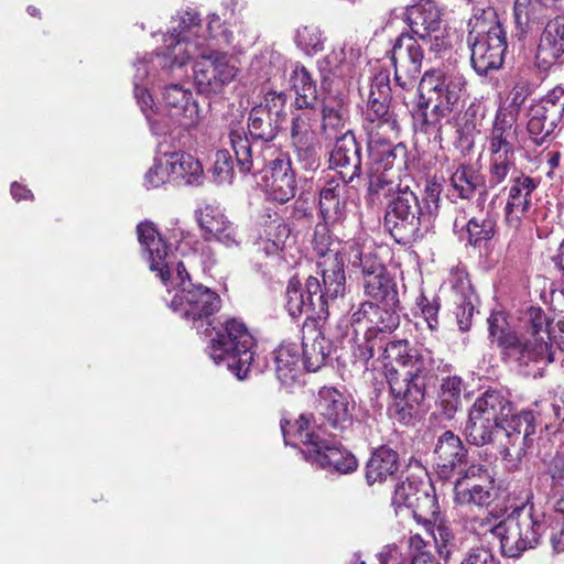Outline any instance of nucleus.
<instances>
[{"label":"nucleus","mask_w":564,"mask_h":564,"mask_svg":"<svg viewBox=\"0 0 564 564\" xmlns=\"http://www.w3.org/2000/svg\"><path fill=\"white\" fill-rule=\"evenodd\" d=\"M142 258L167 288L171 285L177 290L171 308L184 319L192 321L198 333L209 334L210 317L220 308L219 295L202 284H193L172 249H143Z\"/></svg>","instance_id":"nucleus-1"},{"label":"nucleus","mask_w":564,"mask_h":564,"mask_svg":"<svg viewBox=\"0 0 564 564\" xmlns=\"http://www.w3.org/2000/svg\"><path fill=\"white\" fill-rule=\"evenodd\" d=\"M275 372L283 386H291L301 373L299 346L281 344L274 351Z\"/></svg>","instance_id":"nucleus-40"},{"label":"nucleus","mask_w":564,"mask_h":564,"mask_svg":"<svg viewBox=\"0 0 564 564\" xmlns=\"http://www.w3.org/2000/svg\"><path fill=\"white\" fill-rule=\"evenodd\" d=\"M437 208L436 200L421 202L408 187L399 188L388 204L384 226L397 243L408 245L430 230Z\"/></svg>","instance_id":"nucleus-8"},{"label":"nucleus","mask_w":564,"mask_h":564,"mask_svg":"<svg viewBox=\"0 0 564 564\" xmlns=\"http://www.w3.org/2000/svg\"><path fill=\"white\" fill-rule=\"evenodd\" d=\"M321 282L315 276H308L305 288L296 278L289 281L286 288V308L291 316L305 314L307 318H322L326 315L324 300H322Z\"/></svg>","instance_id":"nucleus-20"},{"label":"nucleus","mask_w":564,"mask_h":564,"mask_svg":"<svg viewBox=\"0 0 564 564\" xmlns=\"http://www.w3.org/2000/svg\"><path fill=\"white\" fill-rule=\"evenodd\" d=\"M170 31L163 36V46L155 53L156 64L162 72H173L174 62L185 55L187 48L207 37L203 34L204 26L197 12L185 10L178 12L171 21Z\"/></svg>","instance_id":"nucleus-13"},{"label":"nucleus","mask_w":564,"mask_h":564,"mask_svg":"<svg viewBox=\"0 0 564 564\" xmlns=\"http://www.w3.org/2000/svg\"><path fill=\"white\" fill-rule=\"evenodd\" d=\"M346 178H330L324 182L318 193V212L325 221L338 223L345 217L346 199L345 183Z\"/></svg>","instance_id":"nucleus-31"},{"label":"nucleus","mask_w":564,"mask_h":564,"mask_svg":"<svg viewBox=\"0 0 564 564\" xmlns=\"http://www.w3.org/2000/svg\"><path fill=\"white\" fill-rule=\"evenodd\" d=\"M257 343L246 325L232 318L216 332L207 347L216 365L225 364L239 380L247 378L254 360Z\"/></svg>","instance_id":"nucleus-10"},{"label":"nucleus","mask_w":564,"mask_h":564,"mask_svg":"<svg viewBox=\"0 0 564 564\" xmlns=\"http://www.w3.org/2000/svg\"><path fill=\"white\" fill-rule=\"evenodd\" d=\"M394 65V82L404 90L411 89L421 73L423 50L417 41L402 33L394 42L391 51Z\"/></svg>","instance_id":"nucleus-18"},{"label":"nucleus","mask_w":564,"mask_h":564,"mask_svg":"<svg viewBox=\"0 0 564 564\" xmlns=\"http://www.w3.org/2000/svg\"><path fill=\"white\" fill-rule=\"evenodd\" d=\"M170 173L173 182H184L186 185L199 186L204 182L202 163L192 154L183 151L169 152Z\"/></svg>","instance_id":"nucleus-35"},{"label":"nucleus","mask_w":564,"mask_h":564,"mask_svg":"<svg viewBox=\"0 0 564 564\" xmlns=\"http://www.w3.org/2000/svg\"><path fill=\"white\" fill-rule=\"evenodd\" d=\"M443 14L434 0H420L406 10V21L412 33L425 40L441 31Z\"/></svg>","instance_id":"nucleus-28"},{"label":"nucleus","mask_w":564,"mask_h":564,"mask_svg":"<svg viewBox=\"0 0 564 564\" xmlns=\"http://www.w3.org/2000/svg\"><path fill=\"white\" fill-rule=\"evenodd\" d=\"M470 62L480 76L499 69L507 50V35L492 7L476 9L468 22Z\"/></svg>","instance_id":"nucleus-6"},{"label":"nucleus","mask_w":564,"mask_h":564,"mask_svg":"<svg viewBox=\"0 0 564 564\" xmlns=\"http://www.w3.org/2000/svg\"><path fill=\"white\" fill-rule=\"evenodd\" d=\"M411 510L416 521L422 522L425 527L442 518L438 499L432 486L425 485Z\"/></svg>","instance_id":"nucleus-44"},{"label":"nucleus","mask_w":564,"mask_h":564,"mask_svg":"<svg viewBox=\"0 0 564 564\" xmlns=\"http://www.w3.org/2000/svg\"><path fill=\"white\" fill-rule=\"evenodd\" d=\"M409 547L412 552V558L410 564H446L442 563L429 550L424 540L419 535H411L409 539Z\"/></svg>","instance_id":"nucleus-60"},{"label":"nucleus","mask_w":564,"mask_h":564,"mask_svg":"<svg viewBox=\"0 0 564 564\" xmlns=\"http://www.w3.org/2000/svg\"><path fill=\"white\" fill-rule=\"evenodd\" d=\"M295 437L300 443L308 446V459L316 463L323 469L336 471L339 474H349L357 469L358 462L356 457L348 451L335 446L328 440L329 436H323L318 431H323L322 426L315 423L312 425V417L300 415L294 426Z\"/></svg>","instance_id":"nucleus-12"},{"label":"nucleus","mask_w":564,"mask_h":564,"mask_svg":"<svg viewBox=\"0 0 564 564\" xmlns=\"http://www.w3.org/2000/svg\"><path fill=\"white\" fill-rule=\"evenodd\" d=\"M248 121V130L252 139L263 142L274 140L283 123V121L257 108L251 109Z\"/></svg>","instance_id":"nucleus-43"},{"label":"nucleus","mask_w":564,"mask_h":564,"mask_svg":"<svg viewBox=\"0 0 564 564\" xmlns=\"http://www.w3.org/2000/svg\"><path fill=\"white\" fill-rule=\"evenodd\" d=\"M466 84L460 73L436 68L424 73L417 93L423 100L454 109L466 94Z\"/></svg>","instance_id":"nucleus-15"},{"label":"nucleus","mask_w":564,"mask_h":564,"mask_svg":"<svg viewBox=\"0 0 564 564\" xmlns=\"http://www.w3.org/2000/svg\"><path fill=\"white\" fill-rule=\"evenodd\" d=\"M528 133L535 145H542L554 133L560 122H553L549 116L530 107L528 113Z\"/></svg>","instance_id":"nucleus-49"},{"label":"nucleus","mask_w":564,"mask_h":564,"mask_svg":"<svg viewBox=\"0 0 564 564\" xmlns=\"http://www.w3.org/2000/svg\"><path fill=\"white\" fill-rule=\"evenodd\" d=\"M416 304L421 310L427 327L431 330H436L438 327V311L441 306L440 300L437 297L430 300L423 293H421L416 300Z\"/></svg>","instance_id":"nucleus-62"},{"label":"nucleus","mask_w":564,"mask_h":564,"mask_svg":"<svg viewBox=\"0 0 564 564\" xmlns=\"http://www.w3.org/2000/svg\"><path fill=\"white\" fill-rule=\"evenodd\" d=\"M355 250L357 253L354 257L352 265L361 269L364 279L368 278V275H375L386 271L384 262L376 249Z\"/></svg>","instance_id":"nucleus-55"},{"label":"nucleus","mask_w":564,"mask_h":564,"mask_svg":"<svg viewBox=\"0 0 564 564\" xmlns=\"http://www.w3.org/2000/svg\"><path fill=\"white\" fill-rule=\"evenodd\" d=\"M531 107L549 116L553 122H561L564 115V88L554 87Z\"/></svg>","instance_id":"nucleus-51"},{"label":"nucleus","mask_w":564,"mask_h":564,"mask_svg":"<svg viewBox=\"0 0 564 564\" xmlns=\"http://www.w3.org/2000/svg\"><path fill=\"white\" fill-rule=\"evenodd\" d=\"M291 88L294 90V105L297 109H314L318 99L316 82L303 65H296L290 76Z\"/></svg>","instance_id":"nucleus-39"},{"label":"nucleus","mask_w":564,"mask_h":564,"mask_svg":"<svg viewBox=\"0 0 564 564\" xmlns=\"http://www.w3.org/2000/svg\"><path fill=\"white\" fill-rule=\"evenodd\" d=\"M291 121L290 139L296 153L297 161L305 170H315L319 165L316 149V134L313 129L315 122L314 109H301Z\"/></svg>","instance_id":"nucleus-19"},{"label":"nucleus","mask_w":564,"mask_h":564,"mask_svg":"<svg viewBox=\"0 0 564 564\" xmlns=\"http://www.w3.org/2000/svg\"><path fill=\"white\" fill-rule=\"evenodd\" d=\"M383 356L401 369H388L387 380L393 403L391 415L408 424L414 416L415 408L424 400L429 375L432 370V357L429 351L411 348L408 340H394L383 348Z\"/></svg>","instance_id":"nucleus-2"},{"label":"nucleus","mask_w":564,"mask_h":564,"mask_svg":"<svg viewBox=\"0 0 564 564\" xmlns=\"http://www.w3.org/2000/svg\"><path fill=\"white\" fill-rule=\"evenodd\" d=\"M434 454L437 474L443 479H448L454 469L466 463L467 458L466 447L459 436L452 431H446L438 436Z\"/></svg>","instance_id":"nucleus-29"},{"label":"nucleus","mask_w":564,"mask_h":564,"mask_svg":"<svg viewBox=\"0 0 564 564\" xmlns=\"http://www.w3.org/2000/svg\"><path fill=\"white\" fill-rule=\"evenodd\" d=\"M359 57L360 48L345 43L332 50L318 63L325 93L321 110V131L326 139H337L349 130L348 87L356 74V62Z\"/></svg>","instance_id":"nucleus-3"},{"label":"nucleus","mask_w":564,"mask_h":564,"mask_svg":"<svg viewBox=\"0 0 564 564\" xmlns=\"http://www.w3.org/2000/svg\"><path fill=\"white\" fill-rule=\"evenodd\" d=\"M540 182L524 173L511 177L510 185L503 191L507 193L505 218L510 227L519 228L522 219L532 206V194Z\"/></svg>","instance_id":"nucleus-22"},{"label":"nucleus","mask_w":564,"mask_h":564,"mask_svg":"<svg viewBox=\"0 0 564 564\" xmlns=\"http://www.w3.org/2000/svg\"><path fill=\"white\" fill-rule=\"evenodd\" d=\"M198 224L204 231L207 241L223 245H240L242 241L236 238V228L227 220L220 208L207 204L197 212Z\"/></svg>","instance_id":"nucleus-27"},{"label":"nucleus","mask_w":564,"mask_h":564,"mask_svg":"<svg viewBox=\"0 0 564 564\" xmlns=\"http://www.w3.org/2000/svg\"><path fill=\"white\" fill-rule=\"evenodd\" d=\"M229 140L236 154L240 173L263 172L262 183L268 197L276 203L285 204L294 198L297 191L295 172L289 154L279 153L264 169L265 159L261 150L249 140L243 128L231 129Z\"/></svg>","instance_id":"nucleus-4"},{"label":"nucleus","mask_w":564,"mask_h":564,"mask_svg":"<svg viewBox=\"0 0 564 564\" xmlns=\"http://www.w3.org/2000/svg\"><path fill=\"white\" fill-rule=\"evenodd\" d=\"M454 499L460 506L488 507L497 498L492 473L484 465H470L455 481Z\"/></svg>","instance_id":"nucleus-16"},{"label":"nucleus","mask_w":564,"mask_h":564,"mask_svg":"<svg viewBox=\"0 0 564 564\" xmlns=\"http://www.w3.org/2000/svg\"><path fill=\"white\" fill-rule=\"evenodd\" d=\"M463 381L457 376L443 379L440 392V404L444 415L452 419L462 404Z\"/></svg>","instance_id":"nucleus-48"},{"label":"nucleus","mask_w":564,"mask_h":564,"mask_svg":"<svg viewBox=\"0 0 564 564\" xmlns=\"http://www.w3.org/2000/svg\"><path fill=\"white\" fill-rule=\"evenodd\" d=\"M506 443L500 445V455L508 470H517L531 445V435L535 432L534 415L531 411H522L512 415L510 421L502 425Z\"/></svg>","instance_id":"nucleus-17"},{"label":"nucleus","mask_w":564,"mask_h":564,"mask_svg":"<svg viewBox=\"0 0 564 564\" xmlns=\"http://www.w3.org/2000/svg\"><path fill=\"white\" fill-rule=\"evenodd\" d=\"M316 408L318 419L312 414L306 415L312 417V425L315 422L317 426L323 427V431L315 429L323 436H340L354 424L356 404L348 394L338 389L322 388L318 392Z\"/></svg>","instance_id":"nucleus-14"},{"label":"nucleus","mask_w":564,"mask_h":564,"mask_svg":"<svg viewBox=\"0 0 564 564\" xmlns=\"http://www.w3.org/2000/svg\"><path fill=\"white\" fill-rule=\"evenodd\" d=\"M163 105L172 123L184 128L195 127L199 122V110L189 89L180 84L164 87Z\"/></svg>","instance_id":"nucleus-23"},{"label":"nucleus","mask_w":564,"mask_h":564,"mask_svg":"<svg viewBox=\"0 0 564 564\" xmlns=\"http://www.w3.org/2000/svg\"><path fill=\"white\" fill-rule=\"evenodd\" d=\"M397 308L398 305L376 303L371 324L368 329L375 328L380 333H391L400 324V316Z\"/></svg>","instance_id":"nucleus-53"},{"label":"nucleus","mask_w":564,"mask_h":564,"mask_svg":"<svg viewBox=\"0 0 564 564\" xmlns=\"http://www.w3.org/2000/svg\"><path fill=\"white\" fill-rule=\"evenodd\" d=\"M265 238L263 243L267 247H285L290 238L291 230L282 220H274L264 228Z\"/></svg>","instance_id":"nucleus-61"},{"label":"nucleus","mask_w":564,"mask_h":564,"mask_svg":"<svg viewBox=\"0 0 564 564\" xmlns=\"http://www.w3.org/2000/svg\"><path fill=\"white\" fill-rule=\"evenodd\" d=\"M138 241L143 247L159 246L173 247L174 242L163 236L156 225L151 220H143L137 226Z\"/></svg>","instance_id":"nucleus-57"},{"label":"nucleus","mask_w":564,"mask_h":564,"mask_svg":"<svg viewBox=\"0 0 564 564\" xmlns=\"http://www.w3.org/2000/svg\"><path fill=\"white\" fill-rule=\"evenodd\" d=\"M425 487V484L414 479L405 478L397 482L392 495L391 503L395 511L400 508L405 507L411 509L415 499Z\"/></svg>","instance_id":"nucleus-52"},{"label":"nucleus","mask_w":564,"mask_h":564,"mask_svg":"<svg viewBox=\"0 0 564 564\" xmlns=\"http://www.w3.org/2000/svg\"><path fill=\"white\" fill-rule=\"evenodd\" d=\"M235 175L234 161L228 150H218L212 167V176L216 184H231Z\"/></svg>","instance_id":"nucleus-56"},{"label":"nucleus","mask_w":564,"mask_h":564,"mask_svg":"<svg viewBox=\"0 0 564 564\" xmlns=\"http://www.w3.org/2000/svg\"><path fill=\"white\" fill-rule=\"evenodd\" d=\"M546 13V8L539 0H514L513 17L518 39L524 40L539 29Z\"/></svg>","instance_id":"nucleus-33"},{"label":"nucleus","mask_w":564,"mask_h":564,"mask_svg":"<svg viewBox=\"0 0 564 564\" xmlns=\"http://www.w3.org/2000/svg\"><path fill=\"white\" fill-rule=\"evenodd\" d=\"M317 267L323 280V288L321 286L319 294L322 300H324L325 311L327 312L328 302L343 296L346 291L344 260L339 251L322 249Z\"/></svg>","instance_id":"nucleus-24"},{"label":"nucleus","mask_w":564,"mask_h":564,"mask_svg":"<svg viewBox=\"0 0 564 564\" xmlns=\"http://www.w3.org/2000/svg\"><path fill=\"white\" fill-rule=\"evenodd\" d=\"M532 497L531 489L524 490L523 501L503 521L490 529L500 540L502 553L509 557H517L534 549L547 529L545 514L534 507Z\"/></svg>","instance_id":"nucleus-7"},{"label":"nucleus","mask_w":564,"mask_h":564,"mask_svg":"<svg viewBox=\"0 0 564 564\" xmlns=\"http://www.w3.org/2000/svg\"><path fill=\"white\" fill-rule=\"evenodd\" d=\"M169 163V152H164L155 156L153 165L144 175V185L148 188H156L167 182H173Z\"/></svg>","instance_id":"nucleus-54"},{"label":"nucleus","mask_w":564,"mask_h":564,"mask_svg":"<svg viewBox=\"0 0 564 564\" xmlns=\"http://www.w3.org/2000/svg\"><path fill=\"white\" fill-rule=\"evenodd\" d=\"M453 109L443 107L417 96L412 112L413 126L416 133L426 135L430 141L441 144L443 127L449 120Z\"/></svg>","instance_id":"nucleus-25"},{"label":"nucleus","mask_w":564,"mask_h":564,"mask_svg":"<svg viewBox=\"0 0 564 564\" xmlns=\"http://www.w3.org/2000/svg\"><path fill=\"white\" fill-rule=\"evenodd\" d=\"M449 185L457 198L470 200L481 191L486 195V182L480 171L465 162H454L449 167Z\"/></svg>","instance_id":"nucleus-32"},{"label":"nucleus","mask_w":564,"mask_h":564,"mask_svg":"<svg viewBox=\"0 0 564 564\" xmlns=\"http://www.w3.org/2000/svg\"><path fill=\"white\" fill-rule=\"evenodd\" d=\"M478 413L469 412L468 421L465 426V435L468 443L476 446H484L494 440V435L498 429V423L489 422L484 417L477 416Z\"/></svg>","instance_id":"nucleus-46"},{"label":"nucleus","mask_w":564,"mask_h":564,"mask_svg":"<svg viewBox=\"0 0 564 564\" xmlns=\"http://www.w3.org/2000/svg\"><path fill=\"white\" fill-rule=\"evenodd\" d=\"M191 59H196L194 80L197 90L206 96L220 94L238 72L228 54L209 46L206 39L191 45L185 55L174 62V70L182 69Z\"/></svg>","instance_id":"nucleus-9"},{"label":"nucleus","mask_w":564,"mask_h":564,"mask_svg":"<svg viewBox=\"0 0 564 564\" xmlns=\"http://www.w3.org/2000/svg\"><path fill=\"white\" fill-rule=\"evenodd\" d=\"M364 290L367 296L383 305H399L397 284L386 271L368 275L364 279Z\"/></svg>","instance_id":"nucleus-42"},{"label":"nucleus","mask_w":564,"mask_h":564,"mask_svg":"<svg viewBox=\"0 0 564 564\" xmlns=\"http://www.w3.org/2000/svg\"><path fill=\"white\" fill-rule=\"evenodd\" d=\"M288 101V96L283 91H268L264 96L262 101L254 106L253 108H257L259 110H263V112H268V115L281 120L285 121L286 112H285V105Z\"/></svg>","instance_id":"nucleus-58"},{"label":"nucleus","mask_w":564,"mask_h":564,"mask_svg":"<svg viewBox=\"0 0 564 564\" xmlns=\"http://www.w3.org/2000/svg\"><path fill=\"white\" fill-rule=\"evenodd\" d=\"M475 401L478 402L479 405H482L485 410L490 411L491 414L497 416L505 424L510 421L512 415H516L513 413L512 402L501 391L487 390Z\"/></svg>","instance_id":"nucleus-47"},{"label":"nucleus","mask_w":564,"mask_h":564,"mask_svg":"<svg viewBox=\"0 0 564 564\" xmlns=\"http://www.w3.org/2000/svg\"><path fill=\"white\" fill-rule=\"evenodd\" d=\"M311 333L312 336L303 337V365L307 371L315 372L326 365L332 344L318 329H312Z\"/></svg>","instance_id":"nucleus-38"},{"label":"nucleus","mask_w":564,"mask_h":564,"mask_svg":"<svg viewBox=\"0 0 564 564\" xmlns=\"http://www.w3.org/2000/svg\"><path fill=\"white\" fill-rule=\"evenodd\" d=\"M426 530L434 540L440 558L447 563L451 554L457 549L453 530L443 518L426 525Z\"/></svg>","instance_id":"nucleus-45"},{"label":"nucleus","mask_w":564,"mask_h":564,"mask_svg":"<svg viewBox=\"0 0 564 564\" xmlns=\"http://www.w3.org/2000/svg\"><path fill=\"white\" fill-rule=\"evenodd\" d=\"M297 45L308 55L321 52L324 47L321 31L315 26H304L297 31Z\"/></svg>","instance_id":"nucleus-59"},{"label":"nucleus","mask_w":564,"mask_h":564,"mask_svg":"<svg viewBox=\"0 0 564 564\" xmlns=\"http://www.w3.org/2000/svg\"><path fill=\"white\" fill-rule=\"evenodd\" d=\"M564 56V15L549 20L533 51V65L546 73Z\"/></svg>","instance_id":"nucleus-21"},{"label":"nucleus","mask_w":564,"mask_h":564,"mask_svg":"<svg viewBox=\"0 0 564 564\" xmlns=\"http://www.w3.org/2000/svg\"><path fill=\"white\" fill-rule=\"evenodd\" d=\"M527 316L524 332L501 334L498 337L502 355L518 367L553 362L550 318L541 307H530Z\"/></svg>","instance_id":"nucleus-5"},{"label":"nucleus","mask_w":564,"mask_h":564,"mask_svg":"<svg viewBox=\"0 0 564 564\" xmlns=\"http://www.w3.org/2000/svg\"><path fill=\"white\" fill-rule=\"evenodd\" d=\"M547 474L551 477V495L554 499V508L564 514V458L554 456L547 465Z\"/></svg>","instance_id":"nucleus-50"},{"label":"nucleus","mask_w":564,"mask_h":564,"mask_svg":"<svg viewBox=\"0 0 564 564\" xmlns=\"http://www.w3.org/2000/svg\"><path fill=\"white\" fill-rule=\"evenodd\" d=\"M335 223L325 221L318 223L315 226L313 234V243L315 247H330L336 242V238L333 236L329 225H334Z\"/></svg>","instance_id":"nucleus-64"},{"label":"nucleus","mask_w":564,"mask_h":564,"mask_svg":"<svg viewBox=\"0 0 564 564\" xmlns=\"http://www.w3.org/2000/svg\"><path fill=\"white\" fill-rule=\"evenodd\" d=\"M454 231L460 243L466 246L480 247L489 243L496 235V223L490 218H470L459 227L457 220L454 223Z\"/></svg>","instance_id":"nucleus-37"},{"label":"nucleus","mask_w":564,"mask_h":564,"mask_svg":"<svg viewBox=\"0 0 564 564\" xmlns=\"http://www.w3.org/2000/svg\"><path fill=\"white\" fill-rule=\"evenodd\" d=\"M365 118L370 124V131H379L386 137H398L399 122L390 108V100L377 99L373 93L369 94Z\"/></svg>","instance_id":"nucleus-34"},{"label":"nucleus","mask_w":564,"mask_h":564,"mask_svg":"<svg viewBox=\"0 0 564 564\" xmlns=\"http://www.w3.org/2000/svg\"><path fill=\"white\" fill-rule=\"evenodd\" d=\"M154 64V58L143 57L134 64L133 91L138 105L148 119L154 134L161 135L167 132V124L162 126L155 118L151 117L153 98L150 89L153 85V75L150 73L149 64Z\"/></svg>","instance_id":"nucleus-26"},{"label":"nucleus","mask_w":564,"mask_h":564,"mask_svg":"<svg viewBox=\"0 0 564 564\" xmlns=\"http://www.w3.org/2000/svg\"><path fill=\"white\" fill-rule=\"evenodd\" d=\"M518 140V126L514 115L507 108L496 112L488 141L489 161L487 186L496 188L502 185L517 170L514 143Z\"/></svg>","instance_id":"nucleus-11"},{"label":"nucleus","mask_w":564,"mask_h":564,"mask_svg":"<svg viewBox=\"0 0 564 564\" xmlns=\"http://www.w3.org/2000/svg\"><path fill=\"white\" fill-rule=\"evenodd\" d=\"M334 149L330 152L329 163L333 167L347 170L340 171L341 178L349 182L358 176L361 167V147L356 141L355 134L347 130L345 133L335 139Z\"/></svg>","instance_id":"nucleus-30"},{"label":"nucleus","mask_w":564,"mask_h":564,"mask_svg":"<svg viewBox=\"0 0 564 564\" xmlns=\"http://www.w3.org/2000/svg\"><path fill=\"white\" fill-rule=\"evenodd\" d=\"M399 455L387 446L375 451L366 466V480L368 485L383 482L388 477L399 470Z\"/></svg>","instance_id":"nucleus-36"},{"label":"nucleus","mask_w":564,"mask_h":564,"mask_svg":"<svg viewBox=\"0 0 564 564\" xmlns=\"http://www.w3.org/2000/svg\"><path fill=\"white\" fill-rule=\"evenodd\" d=\"M203 34L207 37V44L210 45V41H220L225 44L231 43L232 33L227 29L223 28L220 18L217 14H210L208 17L207 26L204 28Z\"/></svg>","instance_id":"nucleus-63"},{"label":"nucleus","mask_w":564,"mask_h":564,"mask_svg":"<svg viewBox=\"0 0 564 564\" xmlns=\"http://www.w3.org/2000/svg\"><path fill=\"white\" fill-rule=\"evenodd\" d=\"M391 137H386L381 132H369L368 158L373 172L388 171L392 167L395 160V148L390 141Z\"/></svg>","instance_id":"nucleus-41"}]
</instances>
